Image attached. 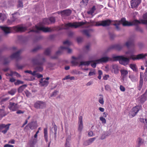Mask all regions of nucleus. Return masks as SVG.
<instances>
[{"instance_id":"obj_1","label":"nucleus","mask_w":147,"mask_h":147,"mask_svg":"<svg viewBox=\"0 0 147 147\" xmlns=\"http://www.w3.org/2000/svg\"><path fill=\"white\" fill-rule=\"evenodd\" d=\"M132 53L130 51L126 52L125 54H126L131 55L130 57H128V58L125 57L123 56H119L114 57L113 58L116 60H119V62L120 64L125 65L129 63L130 59H131L133 60L139 59L147 56V54H140L138 55L135 57V55H131Z\"/></svg>"},{"instance_id":"obj_2","label":"nucleus","mask_w":147,"mask_h":147,"mask_svg":"<svg viewBox=\"0 0 147 147\" xmlns=\"http://www.w3.org/2000/svg\"><path fill=\"white\" fill-rule=\"evenodd\" d=\"M141 23L140 22L137 20H134L132 22H128L126 20L125 18H122L120 21H116V23L114 24L116 26V28L117 30H120L119 25L121 24L123 26H137Z\"/></svg>"},{"instance_id":"obj_3","label":"nucleus","mask_w":147,"mask_h":147,"mask_svg":"<svg viewBox=\"0 0 147 147\" xmlns=\"http://www.w3.org/2000/svg\"><path fill=\"white\" fill-rule=\"evenodd\" d=\"M0 28L3 30L5 34L11 33V28H12L16 32H23L27 29L26 27L20 26L19 25L13 27L12 28L6 26H0Z\"/></svg>"},{"instance_id":"obj_4","label":"nucleus","mask_w":147,"mask_h":147,"mask_svg":"<svg viewBox=\"0 0 147 147\" xmlns=\"http://www.w3.org/2000/svg\"><path fill=\"white\" fill-rule=\"evenodd\" d=\"M64 45H66L67 47L61 46L59 50L56 53V55H61L65 51H66L68 53H71L72 52V50L68 48V46L70 45L71 43L68 40H66L63 42Z\"/></svg>"},{"instance_id":"obj_5","label":"nucleus","mask_w":147,"mask_h":147,"mask_svg":"<svg viewBox=\"0 0 147 147\" xmlns=\"http://www.w3.org/2000/svg\"><path fill=\"white\" fill-rule=\"evenodd\" d=\"M40 30H42L44 32H51L53 30L51 28L45 27H39L36 26L32 30H30L29 32H33L36 33H38Z\"/></svg>"},{"instance_id":"obj_6","label":"nucleus","mask_w":147,"mask_h":147,"mask_svg":"<svg viewBox=\"0 0 147 147\" xmlns=\"http://www.w3.org/2000/svg\"><path fill=\"white\" fill-rule=\"evenodd\" d=\"M41 58V55L40 54H38L31 58V62L34 65H42L45 61V60L44 58H43L42 59V61H41L40 60Z\"/></svg>"},{"instance_id":"obj_7","label":"nucleus","mask_w":147,"mask_h":147,"mask_svg":"<svg viewBox=\"0 0 147 147\" xmlns=\"http://www.w3.org/2000/svg\"><path fill=\"white\" fill-rule=\"evenodd\" d=\"M112 59L111 58L108 57H105L98 59L93 60L94 61L92 62H94L93 63L91 64V66L93 68H95L96 66V64H99L102 63H106L107 62L111 61Z\"/></svg>"},{"instance_id":"obj_8","label":"nucleus","mask_w":147,"mask_h":147,"mask_svg":"<svg viewBox=\"0 0 147 147\" xmlns=\"http://www.w3.org/2000/svg\"><path fill=\"white\" fill-rule=\"evenodd\" d=\"M86 24V23L83 22H75L73 23H69L66 24L64 27L63 29H68L69 28H77L81 26L84 25Z\"/></svg>"},{"instance_id":"obj_9","label":"nucleus","mask_w":147,"mask_h":147,"mask_svg":"<svg viewBox=\"0 0 147 147\" xmlns=\"http://www.w3.org/2000/svg\"><path fill=\"white\" fill-rule=\"evenodd\" d=\"M111 23V21L109 20L99 21L96 22L95 26H102L105 27L109 26Z\"/></svg>"},{"instance_id":"obj_10","label":"nucleus","mask_w":147,"mask_h":147,"mask_svg":"<svg viewBox=\"0 0 147 147\" xmlns=\"http://www.w3.org/2000/svg\"><path fill=\"white\" fill-rule=\"evenodd\" d=\"M141 108V106H136L133 108L131 112L129 114V116L131 117H134Z\"/></svg>"},{"instance_id":"obj_11","label":"nucleus","mask_w":147,"mask_h":147,"mask_svg":"<svg viewBox=\"0 0 147 147\" xmlns=\"http://www.w3.org/2000/svg\"><path fill=\"white\" fill-rule=\"evenodd\" d=\"M46 106L45 103L42 101H38L34 104V107L37 109H42Z\"/></svg>"},{"instance_id":"obj_12","label":"nucleus","mask_w":147,"mask_h":147,"mask_svg":"<svg viewBox=\"0 0 147 147\" xmlns=\"http://www.w3.org/2000/svg\"><path fill=\"white\" fill-rule=\"evenodd\" d=\"M18 104L17 102H10L8 107L10 110L12 111H15L18 108Z\"/></svg>"},{"instance_id":"obj_13","label":"nucleus","mask_w":147,"mask_h":147,"mask_svg":"<svg viewBox=\"0 0 147 147\" xmlns=\"http://www.w3.org/2000/svg\"><path fill=\"white\" fill-rule=\"evenodd\" d=\"M124 46H125L127 48H129L131 47H133L134 46V39L133 38H130L124 45Z\"/></svg>"},{"instance_id":"obj_14","label":"nucleus","mask_w":147,"mask_h":147,"mask_svg":"<svg viewBox=\"0 0 147 147\" xmlns=\"http://www.w3.org/2000/svg\"><path fill=\"white\" fill-rule=\"evenodd\" d=\"M141 0H131V8H134L137 7L140 4Z\"/></svg>"},{"instance_id":"obj_15","label":"nucleus","mask_w":147,"mask_h":147,"mask_svg":"<svg viewBox=\"0 0 147 147\" xmlns=\"http://www.w3.org/2000/svg\"><path fill=\"white\" fill-rule=\"evenodd\" d=\"M71 12V10L69 9L64 10L60 12L61 16L62 17L69 16Z\"/></svg>"},{"instance_id":"obj_16","label":"nucleus","mask_w":147,"mask_h":147,"mask_svg":"<svg viewBox=\"0 0 147 147\" xmlns=\"http://www.w3.org/2000/svg\"><path fill=\"white\" fill-rule=\"evenodd\" d=\"M21 51V50H19L17 52L13 53L10 56L9 58L11 59H16L17 60L19 59L20 58V55Z\"/></svg>"},{"instance_id":"obj_17","label":"nucleus","mask_w":147,"mask_h":147,"mask_svg":"<svg viewBox=\"0 0 147 147\" xmlns=\"http://www.w3.org/2000/svg\"><path fill=\"white\" fill-rule=\"evenodd\" d=\"M39 85L42 86H46L49 83L48 81L43 78L41 79Z\"/></svg>"},{"instance_id":"obj_18","label":"nucleus","mask_w":147,"mask_h":147,"mask_svg":"<svg viewBox=\"0 0 147 147\" xmlns=\"http://www.w3.org/2000/svg\"><path fill=\"white\" fill-rule=\"evenodd\" d=\"M28 125L30 129L32 127L36 128L37 127V123L36 121H32L31 123H29Z\"/></svg>"},{"instance_id":"obj_19","label":"nucleus","mask_w":147,"mask_h":147,"mask_svg":"<svg viewBox=\"0 0 147 147\" xmlns=\"http://www.w3.org/2000/svg\"><path fill=\"white\" fill-rule=\"evenodd\" d=\"M119 69L118 65L116 64H114L112 65V71L115 74H117L119 72Z\"/></svg>"},{"instance_id":"obj_20","label":"nucleus","mask_w":147,"mask_h":147,"mask_svg":"<svg viewBox=\"0 0 147 147\" xmlns=\"http://www.w3.org/2000/svg\"><path fill=\"white\" fill-rule=\"evenodd\" d=\"M79 129H82L83 127L82 117L81 116L79 117Z\"/></svg>"},{"instance_id":"obj_21","label":"nucleus","mask_w":147,"mask_h":147,"mask_svg":"<svg viewBox=\"0 0 147 147\" xmlns=\"http://www.w3.org/2000/svg\"><path fill=\"white\" fill-rule=\"evenodd\" d=\"M93 61H82L80 62L79 66H80L82 65H89L90 63L93 62Z\"/></svg>"},{"instance_id":"obj_22","label":"nucleus","mask_w":147,"mask_h":147,"mask_svg":"<svg viewBox=\"0 0 147 147\" xmlns=\"http://www.w3.org/2000/svg\"><path fill=\"white\" fill-rule=\"evenodd\" d=\"M96 139V138H90L88 140L85 142L84 145L85 146L89 145L91 144Z\"/></svg>"},{"instance_id":"obj_23","label":"nucleus","mask_w":147,"mask_h":147,"mask_svg":"<svg viewBox=\"0 0 147 147\" xmlns=\"http://www.w3.org/2000/svg\"><path fill=\"white\" fill-rule=\"evenodd\" d=\"M16 14H18V13H13L12 14V15L13 16V18L12 19H11V20H8L7 21V23L9 24H12L13 22L15 21L16 20V18L14 16Z\"/></svg>"},{"instance_id":"obj_24","label":"nucleus","mask_w":147,"mask_h":147,"mask_svg":"<svg viewBox=\"0 0 147 147\" xmlns=\"http://www.w3.org/2000/svg\"><path fill=\"white\" fill-rule=\"evenodd\" d=\"M137 142V143L138 146L140 147L144 143V140L140 138H139L138 139Z\"/></svg>"},{"instance_id":"obj_25","label":"nucleus","mask_w":147,"mask_h":147,"mask_svg":"<svg viewBox=\"0 0 147 147\" xmlns=\"http://www.w3.org/2000/svg\"><path fill=\"white\" fill-rule=\"evenodd\" d=\"M143 75V73L141 72L140 73V81L139 85L138 86V90H140L141 89L143 84V80L142 79H141Z\"/></svg>"},{"instance_id":"obj_26","label":"nucleus","mask_w":147,"mask_h":147,"mask_svg":"<svg viewBox=\"0 0 147 147\" xmlns=\"http://www.w3.org/2000/svg\"><path fill=\"white\" fill-rule=\"evenodd\" d=\"M121 76L126 77L127 75L128 74V71L127 70L122 69L120 71Z\"/></svg>"},{"instance_id":"obj_27","label":"nucleus","mask_w":147,"mask_h":147,"mask_svg":"<svg viewBox=\"0 0 147 147\" xmlns=\"http://www.w3.org/2000/svg\"><path fill=\"white\" fill-rule=\"evenodd\" d=\"M37 66H36L35 69L37 72H41L43 70V68L42 66V65H37Z\"/></svg>"},{"instance_id":"obj_28","label":"nucleus","mask_w":147,"mask_h":147,"mask_svg":"<svg viewBox=\"0 0 147 147\" xmlns=\"http://www.w3.org/2000/svg\"><path fill=\"white\" fill-rule=\"evenodd\" d=\"M36 142L37 140L36 139H33L32 141H30L29 143L30 147H34V145L36 144Z\"/></svg>"},{"instance_id":"obj_29","label":"nucleus","mask_w":147,"mask_h":147,"mask_svg":"<svg viewBox=\"0 0 147 147\" xmlns=\"http://www.w3.org/2000/svg\"><path fill=\"white\" fill-rule=\"evenodd\" d=\"M11 125V124L9 123L7 125H5L4 124H0V129H2L5 128V129H9V126Z\"/></svg>"},{"instance_id":"obj_30","label":"nucleus","mask_w":147,"mask_h":147,"mask_svg":"<svg viewBox=\"0 0 147 147\" xmlns=\"http://www.w3.org/2000/svg\"><path fill=\"white\" fill-rule=\"evenodd\" d=\"M27 85L26 84H24L20 86L18 89V92H22L25 88L27 87Z\"/></svg>"},{"instance_id":"obj_31","label":"nucleus","mask_w":147,"mask_h":147,"mask_svg":"<svg viewBox=\"0 0 147 147\" xmlns=\"http://www.w3.org/2000/svg\"><path fill=\"white\" fill-rule=\"evenodd\" d=\"M129 66L134 71H137V68L135 64H129Z\"/></svg>"},{"instance_id":"obj_32","label":"nucleus","mask_w":147,"mask_h":147,"mask_svg":"<svg viewBox=\"0 0 147 147\" xmlns=\"http://www.w3.org/2000/svg\"><path fill=\"white\" fill-rule=\"evenodd\" d=\"M7 18L6 15L3 13H0V20L3 22Z\"/></svg>"},{"instance_id":"obj_33","label":"nucleus","mask_w":147,"mask_h":147,"mask_svg":"<svg viewBox=\"0 0 147 147\" xmlns=\"http://www.w3.org/2000/svg\"><path fill=\"white\" fill-rule=\"evenodd\" d=\"M44 138L46 142H48V132L47 129H44Z\"/></svg>"},{"instance_id":"obj_34","label":"nucleus","mask_w":147,"mask_h":147,"mask_svg":"<svg viewBox=\"0 0 147 147\" xmlns=\"http://www.w3.org/2000/svg\"><path fill=\"white\" fill-rule=\"evenodd\" d=\"M100 96L98 100L99 102L102 105H103L104 103V101L103 98V96L102 94H100L99 95Z\"/></svg>"},{"instance_id":"obj_35","label":"nucleus","mask_w":147,"mask_h":147,"mask_svg":"<svg viewBox=\"0 0 147 147\" xmlns=\"http://www.w3.org/2000/svg\"><path fill=\"white\" fill-rule=\"evenodd\" d=\"M6 115V114L4 110L0 109V117L2 118Z\"/></svg>"},{"instance_id":"obj_36","label":"nucleus","mask_w":147,"mask_h":147,"mask_svg":"<svg viewBox=\"0 0 147 147\" xmlns=\"http://www.w3.org/2000/svg\"><path fill=\"white\" fill-rule=\"evenodd\" d=\"M51 52V49L49 48H48L45 50L44 52V54L46 55H49L50 54Z\"/></svg>"},{"instance_id":"obj_37","label":"nucleus","mask_w":147,"mask_h":147,"mask_svg":"<svg viewBox=\"0 0 147 147\" xmlns=\"http://www.w3.org/2000/svg\"><path fill=\"white\" fill-rule=\"evenodd\" d=\"M16 91V89H13L9 91L8 93L12 95H13L14 94Z\"/></svg>"},{"instance_id":"obj_38","label":"nucleus","mask_w":147,"mask_h":147,"mask_svg":"<svg viewBox=\"0 0 147 147\" xmlns=\"http://www.w3.org/2000/svg\"><path fill=\"white\" fill-rule=\"evenodd\" d=\"M115 48L117 50L119 51L123 48V46L120 45H118L115 46Z\"/></svg>"},{"instance_id":"obj_39","label":"nucleus","mask_w":147,"mask_h":147,"mask_svg":"<svg viewBox=\"0 0 147 147\" xmlns=\"http://www.w3.org/2000/svg\"><path fill=\"white\" fill-rule=\"evenodd\" d=\"M82 32L86 35L88 37H89L90 35L89 34V31L87 30H84L82 31Z\"/></svg>"},{"instance_id":"obj_40","label":"nucleus","mask_w":147,"mask_h":147,"mask_svg":"<svg viewBox=\"0 0 147 147\" xmlns=\"http://www.w3.org/2000/svg\"><path fill=\"white\" fill-rule=\"evenodd\" d=\"M109 134V133L107 134V132H105L104 134H103L102 135L101 137L100 138V139L101 140H103L104 139H105L106 138V137L109 136V135H110Z\"/></svg>"},{"instance_id":"obj_41","label":"nucleus","mask_w":147,"mask_h":147,"mask_svg":"<svg viewBox=\"0 0 147 147\" xmlns=\"http://www.w3.org/2000/svg\"><path fill=\"white\" fill-rule=\"evenodd\" d=\"M43 23L45 24H49L50 23L49 20L48 18H44L43 20Z\"/></svg>"},{"instance_id":"obj_42","label":"nucleus","mask_w":147,"mask_h":147,"mask_svg":"<svg viewBox=\"0 0 147 147\" xmlns=\"http://www.w3.org/2000/svg\"><path fill=\"white\" fill-rule=\"evenodd\" d=\"M58 92L59 91H58L55 90L51 94L50 96L51 97L55 96L56 95H57Z\"/></svg>"},{"instance_id":"obj_43","label":"nucleus","mask_w":147,"mask_h":147,"mask_svg":"<svg viewBox=\"0 0 147 147\" xmlns=\"http://www.w3.org/2000/svg\"><path fill=\"white\" fill-rule=\"evenodd\" d=\"M18 7H23V5L22 2L20 1H19L18 2V4L17 5Z\"/></svg>"},{"instance_id":"obj_44","label":"nucleus","mask_w":147,"mask_h":147,"mask_svg":"<svg viewBox=\"0 0 147 147\" xmlns=\"http://www.w3.org/2000/svg\"><path fill=\"white\" fill-rule=\"evenodd\" d=\"M100 120L102 121V123L105 124L106 123V121L105 119L102 117H100Z\"/></svg>"},{"instance_id":"obj_45","label":"nucleus","mask_w":147,"mask_h":147,"mask_svg":"<svg viewBox=\"0 0 147 147\" xmlns=\"http://www.w3.org/2000/svg\"><path fill=\"white\" fill-rule=\"evenodd\" d=\"M90 49V46L89 45H86L84 47V51L85 52H88Z\"/></svg>"},{"instance_id":"obj_46","label":"nucleus","mask_w":147,"mask_h":147,"mask_svg":"<svg viewBox=\"0 0 147 147\" xmlns=\"http://www.w3.org/2000/svg\"><path fill=\"white\" fill-rule=\"evenodd\" d=\"M105 89L107 91H110L111 90V88L108 85H107L105 86Z\"/></svg>"},{"instance_id":"obj_47","label":"nucleus","mask_w":147,"mask_h":147,"mask_svg":"<svg viewBox=\"0 0 147 147\" xmlns=\"http://www.w3.org/2000/svg\"><path fill=\"white\" fill-rule=\"evenodd\" d=\"M23 83L24 82L23 81L18 80L16 82L14 83V84L16 85H18L20 84H23Z\"/></svg>"},{"instance_id":"obj_48","label":"nucleus","mask_w":147,"mask_h":147,"mask_svg":"<svg viewBox=\"0 0 147 147\" xmlns=\"http://www.w3.org/2000/svg\"><path fill=\"white\" fill-rule=\"evenodd\" d=\"M49 22L51 23H54L55 22V18L54 17H51L49 19Z\"/></svg>"},{"instance_id":"obj_49","label":"nucleus","mask_w":147,"mask_h":147,"mask_svg":"<svg viewBox=\"0 0 147 147\" xmlns=\"http://www.w3.org/2000/svg\"><path fill=\"white\" fill-rule=\"evenodd\" d=\"M41 48L40 46H38L32 50L33 52H36Z\"/></svg>"},{"instance_id":"obj_50","label":"nucleus","mask_w":147,"mask_h":147,"mask_svg":"<svg viewBox=\"0 0 147 147\" xmlns=\"http://www.w3.org/2000/svg\"><path fill=\"white\" fill-rule=\"evenodd\" d=\"M77 41L78 43H80L83 41V38L81 37H78L77 38Z\"/></svg>"},{"instance_id":"obj_51","label":"nucleus","mask_w":147,"mask_h":147,"mask_svg":"<svg viewBox=\"0 0 147 147\" xmlns=\"http://www.w3.org/2000/svg\"><path fill=\"white\" fill-rule=\"evenodd\" d=\"M78 60H74L71 61V63L77 65L78 64L79 62L77 61Z\"/></svg>"},{"instance_id":"obj_52","label":"nucleus","mask_w":147,"mask_h":147,"mask_svg":"<svg viewBox=\"0 0 147 147\" xmlns=\"http://www.w3.org/2000/svg\"><path fill=\"white\" fill-rule=\"evenodd\" d=\"M120 89L121 91L123 92H124L125 91V88L122 85L120 86Z\"/></svg>"},{"instance_id":"obj_53","label":"nucleus","mask_w":147,"mask_h":147,"mask_svg":"<svg viewBox=\"0 0 147 147\" xmlns=\"http://www.w3.org/2000/svg\"><path fill=\"white\" fill-rule=\"evenodd\" d=\"M95 8L94 7H93L92 8V9L88 12V14H90L92 15L93 13H94V11L92 10L93 9Z\"/></svg>"},{"instance_id":"obj_54","label":"nucleus","mask_w":147,"mask_h":147,"mask_svg":"<svg viewBox=\"0 0 147 147\" xmlns=\"http://www.w3.org/2000/svg\"><path fill=\"white\" fill-rule=\"evenodd\" d=\"M145 76V78L144 79L145 81H146L147 80V67L146 68L145 72L144 74Z\"/></svg>"},{"instance_id":"obj_55","label":"nucleus","mask_w":147,"mask_h":147,"mask_svg":"<svg viewBox=\"0 0 147 147\" xmlns=\"http://www.w3.org/2000/svg\"><path fill=\"white\" fill-rule=\"evenodd\" d=\"M95 74V72L94 71H93L92 72H90L88 74L89 76H94Z\"/></svg>"},{"instance_id":"obj_56","label":"nucleus","mask_w":147,"mask_h":147,"mask_svg":"<svg viewBox=\"0 0 147 147\" xmlns=\"http://www.w3.org/2000/svg\"><path fill=\"white\" fill-rule=\"evenodd\" d=\"M69 140V139H66V142L65 144V147H70L69 146L67 145V144L69 143V141L68 140Z\"/></svg>"},{"instance_id":"obj_57","label":"nucleus","mask_w":147,"mask_h":147,"mask_svg":"<svg viewBox=\"0 0 147 147\" xmlns=\"http://www.w3.org/2000/svg\"><path fill=\"white\" fill-rule=\"evenodd\" d=\"M88 135L89 136H94V134L92 131H90L89 132Z\"/></svg>"},{"instance_id":"obj_58","label":"nucleus","mask_w":147,"mask_h":147,"mask_svg":"<svg viewBox=\"0 0 147 147\" xmlns=\"http://www.w3.org/2000/svg\"><path fill=\"white\" fill-rule=\"evenodd\" d=\"M37 72V71H36V70H35L34 71H33V72H32V73H31V75H33V76H36V74H37L36 73Z\"/></svg>"},{"instance_id":"obj_59","label":"nucleus","mask_w":147,"mask_h":147,"mask_svg":"<svg viewBox=\"0 0 147 147\" xmlns=\"http://www.w3.org/2000/svg\"><path fill=\"white\" fill-rule=\"evenodd\" d=\"M14 147L13 145H10V144H5L4 146V147Z\"/></svg>"},{"instance_id":"obj_60","label":"nucleus","mask_w":147,"mask_h":147,"mask_svg":"<svg viewBox=\"0 0 147 147\" xmlns=\"http://www.w3.org/2000/svg\"><path fill=\"white\" fill-rule=\"evenodd\" d=\"M15 143V140H14L12 139L10 140L9 141L8 143L12 144H14Z\"/></svg>"},{"instance_id":"obj_61","label":"nucleus","mask_w":147,"mask_h":147,"mask_svg":"<svg viewBox=\"0 0 147 147\" xmlns=\"http://www.w3.org/2000/svg\"><path fill=\"white\" fill-rule=\"evenodd\" d=\"M136 30H138L141 32H143V30L138 27H137L136 28Z\"/></svg>"},{"instance_id":"obj_62","label":"nucleus","mask_w":147,"mask_h":147,"mask_svg":"<svg viewBox=\"0 0 147 147\" xmlns=\"http://www.w3.org/2000/svg\"><path fill=\"white\" fill-rule=\"evenodd\" d=\"M36 77H37L38 78H40L42 77L43 76L42 74H40L38 73H37V74H36Z\"/></svg>"},{"instance_id":"obj_63","label":"nucleus","mask_w":147,"mask_h":147,"mask_svg":"<svg viewBox=\"0 0 147 147\" xmlns=\"http://www.w3.org/2000/svg\"><path fill=\"white\" fill-rule=\"evenodd\" d=\"M24 113V111H22L21 110H19L17 111L16 113L18 114H20L21 113Z\"/></svg>"},{"instance_id":"obj_64","label":"nucleus","mask_w":147,"mask_h":147,"mask_svg":"<svg viewBox=\"0 0 147 147\" xmlns=\"http://www.w3.org/2000/svg\"><path fill=\"white\" fill-rule=\"evenodd\" d=\"M143 17L144 19H147V13L144 14Z\"/></svg>"}]
</instances>
